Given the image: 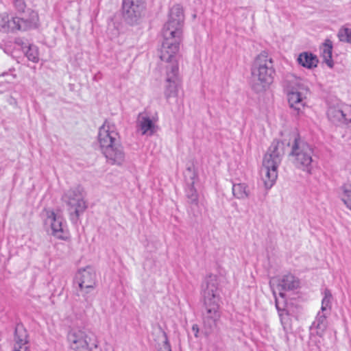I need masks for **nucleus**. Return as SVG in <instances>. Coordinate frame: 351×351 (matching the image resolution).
Masks as SVG:
<instances>
[{
	"label": "nucleus",
	"mask_w": 351,
	"mask_h": 351,
	"mask_svg": "<svg viewBox=\"0 0 351 351\" xmlns=\"http://www.w3.org/2000/svg\"><path fill=\"white\" fill-rule=\"evenodd\" d=\"M184 16L181 5H173L169 12V19L162 30L163 41L160 50V58L168 64L169 70L173 64L178 66L179 49L182 40Z\"/></svg>",
	"instance_id": "f257e3e1"
},
{
	"label": "nucleus",
	"mask_w": 351,
	"mask_h": 351,
	"mask_svg": "<svg viewBox=\"0 0 351 351\" xmlns=\"http://www.w3.org/2000/svg\"><path fill=\"white\" fill-rule=\"evenodd\" d=\"M201 293L203 298L202 310L203 329L205 335L208 336L217 327L221 314L219 310L217 276L210 274L205 277L202 284Z\"/></svg>",
	"instance_id": "f03ea898"
},
{
	"label": "nucleus",
	"mask_w": 351,
	"mask_h": 351,
	"mask_svg": "<svg viewBox=\"0 0 351 351\" xmlns=\"http://www.w3.org/2000/svg\"><path fill=\"white\" fill-rule=\"evenodd\" d=\"M13 5L16 16H10L8 12L0 13V31L14 32L37 27L38 15L34 10L27 8L24 0H13Z\"/></svg>",
	"instance_id": "7ed1b4c3"
},
{
	"label": "nucleus",
	"mask_w": 351,
	"mask_h": 351,
	"mask_svg": "<svg viewBox=\"0 0 351 351\" xmlns=\"http://www.w3.org/2000/svg\"><path fill=\"white\" fill-rule=\"evenodd\" d=\"M275 71L271 58L263 51L256 56L252 66V88L257 92L266 90L273 82Z\"/></svg>",
	"instance_id": "20e7f679"
},
{
	"label": "nucleus",
	"mask_w": 351,
	"mask_h": 351,
	"mask_svg": "<svg viewBox=\"0 0 351 351\" xmlns=\"http://www.w3.org/2000/svg\"><path fill=\"white\" fill-rule=\"evenodd\" d=\"M283 155V143L274 141L264 156L261 174L265 187L267 190L271 189L276 181L278 167L281 163Z\"/></svg>",
	"instance_id": "39448f33"
},
{
	"label": "nucleus",
	"mask_w": 351,
	"mask_h": 351,
	"mask_svg": "<svg viewBox=\"0 0 351 351\" xmlns=\"http://www.w3.org/2000/svg\"><path fill=\"white\" fill-rule=\"evenodd\" d=\"M290 141L291 142L288 145L291 146L289 157L292 163L296 168L311 173L313 169V148L295 133L291 134Z\"/></svg>",
	"instance_id": "423d86ee"
},
{
	"label": "nucleus",
	"mask_w": 351,
	"mask_h": 351,
	"mask_svg": "<svg viewBox=\"0 0 351 351\" xmlns=\"http://www.w3.org/2000/svg\"><path fill=\"white\" fill-rule=\"evenodd\" d=\"M285 88L290 108L299 114L306 105L308 88L302 79L291 76L285 82Z\"/></svg>",
	"instance_id": "0eeeda50"
},
{
	"label": "nucleus",
	"mask_w": 351,
	"mask_h": 351,
	"mask_svg": "<svg viewBox=\"0 0 351 351\" xmlns=\"http://www.w3.org/2000/svg\"><path fill=\"white\" fill-rule=\"evenodd\" d=\"M67 339L69 346L73 351H101L93 334L85 329L71 330Z\"/></svg>",
	"instance_id": "6e6552de"
},
{
	"label": "nucleus",
	"mask_w": 351,
	"mask_h": 351,
	"mask_svg": "<svg viewBox=\"0 0 351 351\" xmlns=\"http://www.w3.org/2000/svg\"><path fill=\"white\" fill-rule=\"evenodd\" d=\"M84 197V189L80 186L68 190L62 196V200L74 210L76 220L87 208Z\"/></svg>",
	"instance_id": "1a4fd4ad"
},
{
	"label": "nucleus",
	"mask_w": 351,
	"mask_h": 351,
	"mask_svg": "<svg viewBox=\"0 0 351 351\" xmlns=\"http://www.w3.org/2000/svg\"><path fill=\"white\" fill-rule=\"evenodd\" d=\"M45 212V223L50 226L51 234L58 239L66 240L68 238V232L63 217L53 210L46 209Z\"/></svg>",
	"instance_id": "9d476101"
},
{
	"label": "nucleus",
	"mask_w": 351,
	"mask_h": 351,
	"mask_svg": "<svg viewBox=\"0 0 351 351\" xmlns=\"http://www.w3.org/2000/svg\"><path fill=\"white\" fill-rule=\"evenodd\" d=\"M98 141L101 151L119 143V134L115 125L105 121L99 128Z\"/></svg>",
	"instance_id": "9b49d317"
},
{
	"label": "nucleus",
	"mask_w": 351,
	"mask_h": 351,
	"mask_svg": "<svg viewBox=\"0 0 351 351\" xmlns=\"http://www.w3.org/2000/svg\"><path fill=\"white\" fill-rule=\"evenodd\" d=\"M76 280L79 285L80 291L84 297L93 291L96 285V273L90 266L79 270L76 275Z\"/></svg>",
	"instance_id": "f8f14e48"
},
{
	"label": "nucleus",
	"mask_w": 351,
	"mask_h": 351,
	"mask_svg": "<svg viewBox=\"0 0 351 351\" xmlns=\"http://www.w3.org/2000/svg\"><path fill=\"white\" fill-rule=\"evenodd\" d=\"M144 3L145 0L123 1V16L128 23L133 25L138 21L145 8Z\"/></svg>",
	"instance_id": "ddd939ff"
},
{
	"label": "nucleus",
	"mask_w": 351,
	"mask_h": 351,
	"mask_svg": "<svg viewBox=\"0 0 351 351\" xmlns=\"http://www.w3.org/2000/svg\"><path fill=\"white\" fill-rule=\"evenodd\" d=\"M178 69L179 68L176 64H173L171 67V70L167 67L166 86L165 90V96L169 99L171 97H176L178 95V88L179 85V77H178Z\"/></svg>",
	"instance_id": "4468645a"
},
{
	"label": "nucleus",
	"mask_w": 351,
	"mask_h": 351,
	"mask_svg": "<svg viewBox=\"0 0 351 351\" xmlns=\"http://www.w3.org/2000/svg\"><path fill=\"white\" fill-rule=\"evenodd\" d=\"M107 162L112 165H121L125 158L123 147L119 143L101 151Z\"/></svg>",
	"instance_id": "2eb2a0df"
},
{
	"label": "nucleus",
	"mask_w": 351,
	"mask_h": 351,
	"mask_svg": "<svg viewBox=\"0 0 351 351\" xmlns=\"http://www.w3.org/2000/svg\"><path fill=\"white\" fill-rule=\"evenodd\" d=\"M136 123L142 135L150 136L156 132V121L145 113L138 114Z\"/></svg>",
	"instance_id": "dca6fc26"
},
{
	"label": "nucleus",
	"mask_w": 351,
	"mask_h": 351,
	"mask_svg": "<svg viewBox=\"0 0 351 351\" xmlns=\"http://www.w3.org/2000/svg\"><path fill=\"white\" fill-rule=\"evenodd\" d=\"M329 313L319 311L318 312L315 321L313 322L311 328L315 329L316 333L319 337H322L328 326L327 317Z\"/></svg>",
	"instance_id": "f3484780"
},
{
	"label": "nucleus",
	"mask_w": 351,
	"mask_h": 351,
	"mask_svg": "<svg viewBox=\"0 0 351 351\" xmlns=\"http://www.w3.org/2000/svg\"><path fill=\"white\" fill-rule=\"evenodd\" d=\"M276 307L278 310L280 322L285 332V337L288 340V334L292 330L291 317L286 310L280 308L278 301L276 300Z\"/></svg>",
	"instance_id": "a211bd4d"
},
{
	"label": "nucleus",
	"mask_w": 351,
	"mask_h": 351,
	"mask_svg": "<svg viewBox=\"0 0 351 351\" xmlns=\"http://www.w3.org/2000/svg\"><path fill=\"white\" fill-rule=\"evenodd\" d=\"M299 280L293 275L288 274L282 277L279 280L278 287L282 291H291L299 287Z\"/></svg>",
	"instance_id": "6ab92c4d"
},
{
	"label": "nucleus",
	"mask_w": 351,
	"mask_h": 351,
	"mask_svg": "<svg viewBox=\"0 0 351 351\" xmlns=\"http://www.w3.org/2000/svg\"><path fill=\"white\" fill-rule=\"evenodd\" d=\"M298 63L307 69H313L317 66L318 60L315 56L311 53L303 52L298 58Z\"/></svg>",
	"instance_id": "aec40b11"
},
{
	"label": "nucleus",
	"mask_w": 351,
	"mask_h": 351,
	"mask_svg": "<svg viewBox=\"0 0 351 351\" xmlns=\"http://www.w3.org/2000/svg\"><path fill=\"white\" fill-rule=\"evenodd\" d=\"M344 107L331 106L328 109V119L335 124H341L343 121Z\"/></svg>",
	"instance_id": "412c9836"
},
{
	"label": "nucleus",
	"mask_w": 351,
	"mask_h": 351,
	"mask_svg": "<svg viewBox=\"0 0 351 351\" xmlns=\"http://www.w3.org/2000/svg\"><path fill=\"white\" fill-rule=\"evenodd\" d=\"M321 51L324 62L330 68H332L334 66V62L332 59V44L330 40H326L323 46L321 47Z\"/></svg>",
	"instance_id": "4be33fe9"
},
{
	"label": "nucleus",
	"mask_w": 351,
	"mask_h": 351,
	"mask_svg": "<svg viewBox=\"0 0 351 351\" xmlns=\"http://www.w3.org/2000/svg\"><path fill=\"white\" fill-rule=\"evenodd\" d=\"M27 335L25 330L19 327L16 328L14 337L16 345L14 346V351H17L19 350H24L25 348H27L26 346V344L27 343Z\"/></svg>",
	"instance_id": "5701e85b"
},
{
	"label": "nucleus",
	"mask_w": 351,
	"mask_h": 351,
	"mask_svg": "<svg viewBox=\"0 0 351 351\" xmlns=\"http://www.w3.org/2000/svg\"><path fill=\"white\" fill-rule=\"evenodd\" d=\"M157 347L158 351H171L167 333L161 328L158 331Z\"/></svg>",
	"instance_id": "b1692460"
},
{
	"label": "nucleus",
	"mask_w": 351,
	"mask_h": 351,
	"mask_svg": "<svg viewBox=\"0 0 351 351\" xmlns=\"http://www.w3.org/2000/svg\"><path fill=\"white\" fill-rule=\"evenodd\" d=\"M232 189L233 195L237 199H244L249 196L250 192L245 183L233 184Z\"/></svg>",
	"instance_id": "393cba45"
},
{
	"label": "nucleus",
	"mask_w": 351,
	"mask_h": 351,
	"mask_svg": "<svg viewBox=\"0 0 351 351\" xmlns=\"http://www.w3.org/2000/svg\"><path fill=\"white\" fill-rule=\"evenodd\" d=\"M332 295L329 289H326L324 291V297L322 301L321 311L329 313L331 309Z\"/></svg>",
	"instance_id": "a878e982"
},
{
	"label": "nucleus",
	"mask_w": 351,
	"mask_h": 351,
	"mask_svg": "<svg viewBox=\"0 0 351 351\" xmlns=\"http://www.w3.org/2000/svg\"><path fill=\"white\" fill-rule=\"evenodd\" d=\"M341 200L351 210V184H344L341 186Z\"/></svg>",
	"instance_id": "bb28decb"
},
{
	"label": "nucleus",
	"mask_w": 351,
	"mask_h": 351,
	"mask_svg": "<svg viewBox=\"0 0 351 351\" xmlns=\"http://www.w3.org/2000/svg\"><path fill=\"white\" fill-rule=\"evenodd\" d=\"M337 36L340 41L351 44V28L344 27L340 28Z\"/></svg>",
	"instance_id": "cd10ccee"
},
{
	"label": "nucleus",
	"mask_w": 351,
	"mask_h": 351,
	"mask_svg": "<svg viewBox=\"0 0 351 351\" xmlns=\"http://www.w3.org/2000/svg\"><path fill=\"white\" fill-rule=\"evenodd\" d=\"M186 196L189 202L193 204L197 205L198 204V194L193 185H191L188 189H186Z\"/></svg>",
	"instance_id": "c85d7f7f"
},
{
	"label": "nucleus",
	"mask_w": 351,
	"mask_h": 351,
	"mask_svg": "<svg viewBox=\"0 0 351 351\" xmlns=\"http://www.w3.org/2000/svg\"><path fill=\"white\" fill-rule=\"evenodd\" d=\"M25 56L29 60L34 62H37L39 60L38 49L34 45H29L27 47V49L25 51Z\"/></svg>",
	"instance_id": "c756f323"
},
{
	"label": "nucleus",
	"mask_w": 351,
	"mask_h": 351,
	"mask_svg": "<svg viewBox=\"0 0 351 351\" xmlns=\"http://www.w3.org/2000/svg\"><path fill=\"white\" fill-rule=\"evenodd\" d=\"M343 114L344 117L343 121H342V123L346 125L348 128H351V107H344Z\"/></svg>",
	"instance_id": "7c9ffc66"
},
{
	"label": "nucleus",
	"mask_w": 351,
	"mask_h": 351,
	"mask_svg": "<svg viewBox=\"0 0 351 351\" xmlns=\"http://www.w3.org/2000/svg\"><path fill=\"white\" fill-rule=\"evenodd\" d=\"M192 330L194 332V335L195 337H198V334L199 332V326L197 324H193L192 326Z\"/></svg>",
	"instance_id": "2f4dec72"
},
{
	"label": "nucleus",
	"mask_w": 351,
	"mask_h": 351,
	"mask_svg": "<svg viewBox=\"0 0 351 351\" xmlns=\"http://www.w3.org/2000/svg\"><path fill=\"white\" fill-rule=\"evenodd\" d=\"M10 77H11V79H10L9 80H11L15 79V77H16V75L11 74V75H10Z\"/></svg>",
	"instance_id": "473e14b6"
},
{
	"label": "nucleus",
	"mask_w": 351,
	"mask_h": 351,
	"mask_svg": "<svg viewBox=\"0 0 351 351\" xmlns=\"http://www.w3.org/2000/svg\"><path fill=\"white\" fill-rule=\"evenodd\" d=\"M17 351H29V350H28V348H25V350H17Z\"/></svg>",
	"instance_id": "72a5a7b5"
},
{
	"label": "nucleus",
	"mask_w": 351,
	"mask_h": 351,
	"mask_svg": "<svg viewBox=\"0 0 351 351\" xmlns=\"http://www.w3.org/2000/svg\"><path fill=\"white\" fill-rule=\"evenodd\" d=\"M2 76L8 75V73H3L1 74Z\"/></svg>",
	"instance_id": "f704fd0d"
},
{
	"label": "nucleus",
	"mask_w": 351,
	"mask_h": 351,
	"mask_svg": "<svg viewBox=\"0 0 351 351\" xmlns=\"http://www.w3.org/2000/svg\"><path fill=\"white\" fill-rule=\"evenodd\" d=\"M280 295L281 297H282V298H283V297L285 296V294H284L283 293H281V292H280Z\"/></svg>",
	"instance_id": "c9c22d12"
}]
</instances>
